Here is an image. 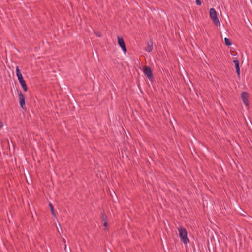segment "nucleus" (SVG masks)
<instances>
[{
  "label": "nucleus",
  "instance_id": "nucleus-12",
  "mask_svg": "<svg viewBox=\"0 0 252 252\" xmlns=\"http://www.w3.org/2000/svg\"><path fill=\"white\" fill-rule=\"evenodd\" d=\"M224 42L225 45L228 46H231L232 44L230 40L226 37L224 38Z\"/></svg>",
  "mask_w": 252,
  "mask_h": 252
},
{
  "label": "nucleus",
  "instance_id": "nucleus-9",
  "mask_svg": "<svg viewBox=\"0 0 252 252\" xmlns=\"http://www.w3.org/2000/svg\"><path fill=\"white\" fill-rule=\"evenodd\" d=\"M15 71H16V74L17 76L18 81H19L20 80H21L22 79H24L23 75H22V73H21L20 70L18 66H17L16 67Z\"/></svg>",
  "mask_w": 252,
  "mask_h": 252
},
{
  "label": "nucleus",
  "instance_id": "nucleus-2",
  "mask_svg": "<svg viewBox=\"0 0 252 252\" xmlns=\"http://www.w3.org/2000/svg\"><path fill=\"white\" fill-rule=\"evenodd\" d=\"M209 14L210 18L214 24L217 26L220 25V21L217 16V12L214 8H210L209 11Z\"/></svg>",
  "mask_w": 252,
  "mask_h": 252
},
{
  "label": "nucleus",
  "instance_id": "nucleus-15",
  "mask_svg": "<svg viewBox=\"0 0 252 252\" xmlns=\"http://www.w3.org/2000/svg\"><path fill=\"white\" fill-rule=\"evenodd\" d=\"M3 126V123L0 120V128H1Z\"/></svg>",
  "mask_w": 252,
  "mask_h": 252
},
{
  "label": "nucleus",
  "instance_id": "nucleus-10",
  "mask_svg": "<svg viewBox=\"0 0 252 252\" xmlns=\"http://www.w3.org/2000/svg\"><path fill=\"white\" fill-rule=\"evenodd\" d=\"M19 83H20L23 90L25 91V92H26L27 91V90H28V87H27V84L26 83V82L24 80V79H22L21 80H20L19 81Z\"/></svg>",
  "mask_w": 252,
  "mask_h": 252
},
{
  "label": "nucleus",
  "instance_id": "nucleus-4",
  "mask_svg": "<svg viewBox=\"0 0 252 252\" xmlns=\"http://www.w3.org/2000/svg\"><path fill=\"white\" fill-rule=\"evenodd\" d=\"M118 41L119 45L122 49L123 51L125 53L127 52V49L126 46V44L123 38L121 36H118Z\"/></svg>",
  "mask_w": 252,
  "mask_h": 252
},
{
  "label": "nucleus",
  "instance_id": "nucleus-8",
  "mask_svg": "<svg viewBox=\"0 0 252 252\" xmlns=\"http://www.w3.org/2000/svg\"><path fill=\"white\" fill-rule=\"evenodd\" d=\"M233 62L235 66L236 73L238 74V75L239 76L240 74V66H239V62L238 60H234Z\"/></svg>",
  "mask_w": 252,
  "mask_h": 252
},
{
  "label": "nucleus",
  "instance_id": "nucleus-14",
  "mask_svg": "<svg viewBox=\"0 0 252 252\" xmlns=\"http://www.w3.org/2000/svg\"><path fill=\"white\" fill-rule=\"evenodd\" d=\"M196 3L197 5H200L201 4V1L200 0H196Z\"/></svg>",
  "mask_w": 252,
  "mask_h": 252
},
{
  "label": "nucleus",
  "instance_id": "nucleus-6",
  "mask_svg": "<svg viewBox=\"0 0 252 252\" xmlns=\"http://www.w3.org/2000/svg\"><path fill=\"white\" fill-rule=\"evenodd\" d=\"M18 97L19 100V104L21 107L24 108V106L25 104V98L24 94L20 92L18 94Z\"/></svg>",
  "mask_w": 252,
  "mask_h": 252
},
{
  "label": "nucleus",
  "instance_id": "nucleus-7",
  "mask_svg": "<svg viewBox=\"0 0 252 252\" xmlns=\"http://www.w3.org/2000/svg\"><path fill=\"white\" fill-rule=\"evenodd\" d=\"M101 221L103 222V225L104 227H106L108 226L107 217L104 211L101 213Z\"/></svg>",
  "mask_w": 252,
  "mask_h": 252
},
{
  "label": "nucleus",
  "instance_id": "nucleus-3",
  "mask_svg": "<svg viewBox=\"0 0 252 252\" xmlns=\"http://www.w3.org/2000/svg\"><path fill=\"white\" fill-rule=\"evenodd\" d=\"M241 99L246 106L249 105V94L247 92H242L241 95Z\"/></svg>",
  "mask_w": 252,
  "mask_h": 252
},
{
  "label": "nucleus",
  "instance_id": "nucleus-1",
  "mask_svg": "<svg viewBox=\"0 0 252 252\" xmlns=\"http://www.w3.org/2000/svg\"><path fill=\"white\" fill-rule=\"evenodd\" d=\"M179 231V237L181 239V241L185 244L189 243V239L187 237V230L183 227H180L178 228Z\"/></svg>",
  "mask_w": 252,
  "mask_h": 252
},
{
  "label": "nucleus",
  "instance_id": "nucleus-16",
  "mask_svg": "<svg viewBox=\"0 0 252 252\" xmlns=\"http://www.w3.org/2000/svg\"><path fill=\"white\" fill-rule=\"evenodd\" d=\"M96 35L98 36V37H101V34L99 33V32H98V33H96Z\"/></svg>",
  "mask_w": 252,
  "mask_h": 252
},
{
  "label": "nucleus",
  "instance_id": "nucleus-13",
  "mask_svg": "<svg viewBox=\"0 0 252 252\" xmlns=\"http://www.w3.org/2000/svg\"><path fill=\"white\" fill-rule=\"evenodd\" d=\"M49 206H50L52 215H53L54 217H55V213L54 212V207H53V205L51 203H49Z\"/></svg>",
  "mask_w": 252,
  "mask_h": 252
},
{
  "label": "nucleus",
  "instance_id": "nucleus-5",
  "mask_svg": "<svg viewBox=\"0 0 252 252\" xmlns=\"http://www.w3.org/2000/svg\"><path fill=\"white\" fill-rule=\"evenodd\" d=\"M143 72L145 74V75H146L147 77L149 79H150L153 78L152 71L150 67L147 66H144L143 67Z\"/></svg>",
  "mask_w": 252,
  "mask_h": 252
},
{
  "label": "nucleus",
  "instance_id": "nucleus-11",
  "mask_svg": "<svg viewBox=\"0 0 252 252\" xmlns=\"http://www.w3.org/2000/svg\"><path fill=\"white\" fill-rule=\"evenodd\" d=\"M153 41L152 40H150L149 42H148V45L145 49V50L148 52H152L153 50Z\"/></svg>",
  "mask_w": 252,
  "mask_h": 252
}]
</instances>
